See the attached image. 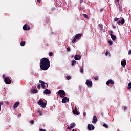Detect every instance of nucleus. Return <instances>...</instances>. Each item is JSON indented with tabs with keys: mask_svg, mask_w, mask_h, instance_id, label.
I'll list each match as a JSON object with an SVG mask.
<instances>
[{
	"mask_svg": "<svg viewBox=\"0 0 131 131\" xmlns=\"http://www.w3.org/2000/svg\"><path fill=\"white\" fill-rule=\"evenodd\" d=\"M50 60L48 58H41L40 60V68L43 71H47L50 67Z\"/></svg>",
	"mask_w": 131,
	"mask_h": 131,
	"instance_id": "f257e3e1",
	"label": "nucleus"
},
{
	"mask_svg": "<svg viewBox=\"0 0 131 131\" xmlns=\"http://www.w3.org/2000/svg\"><path fill=\"white\" fill-rule=\"evenodd\" d=\"M4 81L6 84H10L12 82V81L10 78L7 77H5Z\"/></svg>",
	"mask_w": 131,
	"mask_h": 131,
	"instance_id": "f03ea898",
	"label": "nucleus"
},
{
	"mask_svg": "<svg viewBox=\"0 0 131 131\" xmlns=\"http://www.w3.org/2000/svg\"><path fill=\"white\" fill-rule=\"evenodd\" d=\"M85 83L88 88H92L93 83L91 80L89 79L86 80Z\"/></svg>",
	"mask_w": 131,
	"mask_h": 131,
	"instance_id": "7ed1b4c3",
	"label": "nucleus"
},
{
	"mask_svg": "<svg viewBox=\"0 0 131 131\" xmlns=\"http://www.w3.org/2000/svg\"><path fill=\"white\" fill-rule=\"evenodd\" d=\"M87 127L89 130H92L95 129V126L93 124L92 125H91L90 124H88Z\"/></svg>",
	"mask_w": 131,
	"mask_h": 131,
	"instance_id": "20e7f679",
	"label": "nucleus"
},
{
	"mask_svg": "<svg viewBox=\"0 0 131 131\" xmlns=\"http://www.w3.org/2000/svg\"><path fill=\"white\" fill-rule=\"evenodd\" d=\"M76 126L75 123H71L70 126H68L67 129L70 130L71 128H74Z\"/></svg>",
	"mask_w": 131,
	"mask_h": 131,
	"instance_id": "39448f33",
	"label": "nucleus"
},
{
	"mask_svg": "<svg viewBox=\"0 0 131 131\" xmlns=\"http://www.w3.org/2000/svg\"><path fill=\"white\" fill-rule=\"evenodd\" d=\"M23 30H30V26L28 25L27 24H25L24 26H23Z\"/></svg>",
	"mask_w": 131,
	"mask_h": 131,
	"instance_id": "423d86ee",
	"label": "nucleus"
},
{
	"mask_svg": "<svg viewBox=\"0 0 131 131\" xmlns=\"http://www.w3.org/2000/svg\"><path fill=\"white\" fill-rule=\"evenodd\" d=\"M69 102V98H68L67 97H64L62 99V103H63V104H66V103Z\"/></svg>",
	"mask_w": 131,
	"mask_h": 131,
	"instance_id": "0eeeda50",
	"label": "nucleus"
},
{
	"mask_svg": "<svg viewBox=\"0 0 131 131\" xmlns=\"http://www.w3.org/2000/svg\"><path fill=\"white\" fill-rule=\"evenodd\" d=\"M110 83L111 85H114V82L113 81V80L110 79L108 81H107L106 82V85L108 86Z\"/></svg>",
	"mask_w": 131,
	"mask_h": 131,
	"instance_id": "6e6552de",
	"label": "nucleus"
},
{
	"mask_svg": "<svg viewBox=\"0 0 131 131\" xmlns=\"http://www.w3.org/2000/svg\"><path fill=\"white\" fill-rule=\"evenodd\" d=\"M58 94L59 95H62V96H66V92H65V91H63V90H59V91H58Z\"/></svg>",
	"mask_w": 131,
	"mask_h": 131,
	"instance_id": "1a4fd4ad",
	"label": "nucleus"
},
{
	"mask_svg": "<svg viewBox=\"0 0 131 131\" xmlns=\"http://www.w3.org/2000/svg\"><path fill=\"white\" fill-rule=\"evenodd\" d=\"M97 121H98V120H97V116L96 115H95L93 117V120H92V122L93 124H96L97 123Z\"/></svg>",
	"mask_w": 131,
	"mask_h": 131,
	"instance_id": "9d476101",
	"label": "nucleus"
},
{
	"mask_svg": "<svg viewBox=\"0 0 131 131\" xmlns=\"http://www.w3.org/2000/svg\"><path fill=\"white\" fill-rule=\"evenodd\" d=\"M43 93L45 94L50 95L51 94V91L48 89H46L43 91Z\"/></svg>",
	"mask_w": 131,
	"mask_h": 131,
	"instance_id": "9b49d317",
	"label": "nucleus"
},
{
	"mask_svg": "<svg viewBox=\"0 0 131 131\" xmlns=\"http://www.w3.org/2000/svg\"><path fill=\"white\" fill-rule=\"evenodd\" d=\"M20 105V102H16L14 103V106H13V108L14 110L17 108L18 106Z\"/></svg>",
	"mask_w": 131,
	"mask_h": 131,
	"instance_id": "f8f14e48",
	"label": "nucleus"
},
{
	"mask_svg": "<svg viewBox=\"0 0 131 131\" xmlns=\"http://www.w3.org/2000/svg\"><path fill=\"white\" fill-rule=\"evenodd\" d=\"M40 83H41V86L42 89H45L46 88L45 82L42 80H39Z\"/></svg>",
	"mask_w": 131,
	"mask_h": 131,
	"instance_id": "ddd939ff",
	"label": "nucleus"
},
{
	"mask_svg": "<svg viewBox=\"0 0 131 131\" xmlns=\"http://www.w3.org/2000/svg\"><path fill=\"white\" fill-rule=\"evenodd\" d=\"M121 64L122 67L125 68L126 64V60H123L121 62Z\"/></svg>",
	"mask_w": 131,
	"mask_h": 131,
	"instance_id": "4468645a",
	"label": "nucleus"
},
{
	"mask_svg": "<svg viewBox=\"0 0 131 131\" xmlns=\"http://www.w3.org/2000/svg\"><path fill=\"white\" fill-rule=\"evenodd\" d=\"M74 59L75 60H79L81 59V57L80 56H78V55H75Z\"/></svg>",
	"mask_w": 131,
	"mask_h": 131,
	"instance_id": "2eb2a0df",
	"label": "nucleus"
},
{
	"mask_svg": "<svg viewBox=\"0 0 131 131\" xmlns=\"http://www.w3.org/2000/svg\"><path fill=\"white\" fill-rule=\"evenodd\" d=\"M73 113L74 114H76V115H79V112L78 111L77 108H76V107H75V110H74L73 111Z\"/></svg>",
	"mask_w": 131,
	"mask_h": 131,
	"instance_id": "dca6fc26",
	"label": "nucleus"
},
{
	"mask_svg": "<svg viewBox=\"0 0 131 131\" xmlns=\"http://www.w3.org/2000/svg\"><path fill=\"white\" fill-rule=\"evenodd\" d=\"M82 35V34H77L75 35V38L79 39L80 38Z\"/></svg>",
	"mask_w": 131,
	"mask_h": 131,
	"instance_id": "f3484780",
	"label": "nucleus"
},
{
	"mask_svg": "<svg viewBox=\"0 0 131 131\" xmlns=\"http://www.w3.org/2000/svg\"><path fill=\"white\" fill-rule=\"evenodd\" d=\"M111 37L113 41H115L117 39L116 36H115V35H114L113 34H111Z\"/></svg>",
	"mask_w": 131,
	"mask_h": 131,
	"instance_id": "a211bd4d",
	"label": "nucleus"
},
{
	"mask_svg": "<svg viewBox=\"0 0 131 131\" xmlns=\"http://www.w3.org/2000/svg\"><path fill=\"white\" fill-rule=\"evenodd\" d=\"M43 103H44L43 100H42L41 99H40L39 101H38V104H39V105H41Z\"/></svg>",
	"mask_w": 131,
	"mask_h": 131,
	"instance_id": "6ab92c4d",
	"label": "nucleus"
},
{
	"mask_svg": "<svg viewBox=\"0 0 131 131\" xmlns=\"http://www.w3.org/2000/svg\"><path fill=\"white\" fill-rule=\"evenodd\" d=\"M38 92V90L36 89H33V90L32 91H31V92L33 94H36Z\"/></svg>",
	"mask_w": 131,
	"mask_h": 131,
	"instance_id": "aec40b11",
	"label": "nucleus"
},
{
	"mask_svg": "<svg viewBox=\"0 0 131 131\" xmlns=\"http://www.w3.org/2000/svg\"><path fill=\"white\" fill-rule=\"evenodd\" d=\"M76 64V61L73 60V61H71V66H74V65Z\"/></svg>",
	"mask_w": 131,
	"mask_h": 131,
	"instance_id": "412c9836",
	"label": "nucleus"
},
{
	"mask_svg": "<svg viewBox=\"0 0 131 131\" xmlns=\"http://www.w3.org/2000/svg\"><path fill=\"white\" fill-rule=\"evenodd\" d=\"M40 105L42 108H45L46 107V104L44 102L42 104H41Z\"/></svg>",
	"mask_w": 131,
	"mask_h": 131,
	"instance_id": "4be33fe9",
	"label": "nucleus"
},
{
	"mask_svg": "<svg viewBox=\"0 0 131 131\" xmlns=\"http://www.w3.org/2000/svg\"><path fill=\"white\" fill-rule=\"evenodd\" d=\"M77 39V38L75 37L73 39V40H72V42H71L72 43H74L76 42Z\"/></svg>",
	"mask_w": 131,
	"mask_h": 131,
	"instance_id": "5701e85b",
	"label": "nucleus"
},
{
	"mask_svg": "<svg viewBox=\"0 0 131 131\" xmlns=\"http://www.w3.org/2000/svg\"><path fill=\"white\" fill-rule=\"evenodd\" d=\"M26 43V42H25V41H22V42L20 43V46L24 47V46L25 45Z\"/></svg>",
	"mask_w": 131,
	"mask_h": 131,
	"instance_id": "b1692460",
	"label": "nucleus"
},
{
	"mask_svg": "<svg viewBox=\"0 0 131 131\" xmlns=\"http://www.w3.org/2000/svg\"><path fill=\"white\" fill-rule=\"evenodd\" d=\"M120 22H121V24L122 25H123V24H124V23H125V20H124V18H122V19H121V20L120 21Z\"/></svg>",
	"mask_w": 131,
	"mask_h": 131,
	"instance_id": "393cba45",
	"label": "nucleus"
},
{
	"mask_svg": "<svg viewBox=\"0 0 131 131\" xmlns=\"http://www.w3.org/2000/svg\"><path fill=\"white\" fill-rule=\"evenodd\" d=\"M103 126L105 127V128H108V126L106 124H103Z\"/></svg>",
	"mask_w": 131,
	"mask_h": 131,
	"instance_id": "a878e982",
	"label": "nucleus"
},
{
	"mask_svg": "<svg viewBox=\"0 0 131 131\" xmlns=\"http://www.w3.org/2000/svg\"><path fill=\"white\" fill-rule=\"evenodd\" d=\"M99 26H100V30L101 31L103 30V25L101 24H100L99 25Z\"/></svg>",
	"mask_w": 131,
	"mask_h": 131,
	"instance_id": "bb28decb",
	"label": "nucleus"
},
{
	"mask_svg": "<svg viewBox=\"0 0 131 131\" xmlns=\"http://www.w3.org/2000/svg\"><path fill=\"white\" fill-rule=\"evenodd\" d=\"M83 17L86 19H89L88 15L87 14H83Z\"/></svg>",
	"mask_w": 131,
	"mask_h": 131,
	"instance_id": "cd10ccee",
	"label": "nucleus"
},
{
	"mask_svg": "<svg viewBox=\"0 0 131 131\" xmlns=\"http://www.w3.org/2000/svg\"><path fill=\"white\" fill-rule=\"evenodd\" d=\"M127 89H131V82L128 83Z\"/></svg>",
	"mask_w": 131,
	"mask_h": 131,
	"instance_id": "c85d7f7f",
	"label": "nucleus"
},
{
	"mask_svg": "<svg viewBox=\"0 0 131 131\" xmlns=\"http://www.w3.org/2000/svg\"><path fill=\"white\" fill-rule=\"evenodd\" d=\"M118 19H119L118 18L115 17V18H114V22L118 21Z\"/></svg>",
	"mask_w": 131,
	"mask_h": 131,
	"instance_id": "c756f323",
	"label": "nucleus"
},
{
	"mask_svg": "<svg viewBox=\"0 0 131 131\" xmlns=\"http://www.w3.org/2000/svg\"><path fill=\"white\" fill-rule=\"evenodd\" d=\"M3 102H0V111H1V106L3 105Z\"/></svg>",
	"mask_w": 131,
	"mask_h": 131,
	"instance_id": "7c9ffc66",
	"label": "nucleus"
},
{
	"mask_svg": "<svg viewBox=\"0 0 131 131\" xmlns=\"http://www.w3.org/2000/svg\"><path fill=\"white\" fill-rule=\"evenodd\" d=\"M108 42L110 46L113 45V42L112 41H108Z\"/></svg>",
	"mask_w": 131,
	"mask_h": 131,
	"instance_id": "2f4dec72",
	"label": "nucleus"
},
{
	"mask_svg": "<svg viewBox=\"0 0 131 131\" xmlns=\"http://www.w3.org/2000/svg\"><path fill=\"white\" fill-rule=\"evenodd\" d=\"M49 55L50 56H52L53 55V53L52 52H49Z\"/></svg>",
	"mask_w": 131,
	"mask_h": 131,
	"instance_id": "473e14b6",
	"label": "nucleus"
},
{
	"mask_svg": "<svg viewBox=\"0 0 131 131\" xmlns=\"http://www.w3.org/2000/svg\"><path fill=\"white\" fill-rule=\"evenodd\" d=\"M67 79H68V80L71 79V76H67Z\"/></svg>",
	"mask_w": 131,
	"mask_h": 131,
	"instance_id": "72a5a7b5",
	"label": "nucleus"
},
{
	"mask_svg": "<svg viewBox=\"0 0 131 131\" xmlns=\"http://www.w3.org/2000/svg\"><path fill=\"white\" fill-rule=\"evenodd\" d=\"M67 50L68 52H70L71 51V48L69 47H68V48H67Z\"/></svg>",
	"mask_w": 131,
	"mask_h": 131,
	"instance_id": "f704fd0d",
	"label": "nucleus"
},
{
	"mask_svg": "<svg viewBox=\"0 0 131 131\" xmlns=\"http://www.w3.org/2000/svg\"><path fill=\"white\" fill-rule=\"evenodd\" d=\"M30 123L32 125L33 124H34V121L32 120L30 121Z\"/></svg>",
	"mask_w": 131,
	"mask_h": 131,
	"instance_id": "c9c22d12",
	"label": "nucleus"
},
{
	"mask_svg": "<svg viewBox=\"0 0 131 131\" xmlns=\"http://www.w3.org/2000/svg\"><path fill=\"white\" fill-rule=\"evenodd\" d=\"M94 79H95L96 80L98 79V76H95L94 77Z\"/></svg>",
	"mask_w": 131,
	"mask_h": 131,
	"instance_id": "e433bc0d",
	"label": "nucleus"
},
{
	"mask_svg": "<svg viewBox=\"0 0 131 131\" xmlns=\"http://www.w3.org/2000/svg\"><path fill=\"white\" fill-rule=\"evenodd\" d=\"M45 86H46L45 88H48V83H45Z\"/></svg>",
	"mask_w": 131,
	"mask_h": 131,
	"instance_id": "4c0bfd02",
	"label": "nucleus"
},
{
	"mask_svg": "<svg viewBox=\"0 0 131 131\" xmlns=\"http://www.w3.org/2000/svg\"><path fill=\"white\" fill-rule=\"evenodd\" d=\"M113 31L111 30L110 34V36H111V35H113Z\"/></svg>",
	"mask_w": 131,
	"mask_h": 131,
	"instance_id": "58836bf2",
	"label": "nucleus"
},
{
	"mask_svg": "<svg viewBox=\"0 0 131 131\" xmlns=\"http://www.w3.org/2000/svg\"><path fill=\"white\" fill-rule=\"evenodd\" d=\"M128 55H131V50H129L128 52Z\"/></svg>",
	"mask_w": 131,
	"mask_h": 131,
	"instance_id": "ea45409f",
	"label": "nucleus"
},
{
	"mask_svg": "<svg viewBox=\"0 0 131 131\" xmlns=\"http://www.w3.org/2000/svg\"><path fill=\"white\" fill-rule=\"evenodd\" d=\"M80 71H81V73H82L83 72V68H81Z\"/></svg>",
	"mask_w": 131,
	"mask_h": 131,
	"instance_id": "a19ab883",
	"label": "nucleus"
},
{
	"mask_svg": "<svg viewBox=\"0 0 131 131\" xmlns=\"http://www.w3.org/2000/svg\"><path fill=\"white\" fill-rule=\"evenodd\" d=\"M39 131H47L46 129H39Z\"/></svg>",
	"mask_w": 131,
	"mask_h": 131,
	"instance_id": "79ce46f5",
	"label": "nucleus"
},
{
	"mask_svg": "<svg viewBox=\"0 0 131 131\" xmlns=\"http://www.w3.org/2000/svg\"><path fill=\"white\" fill-rule=\"evenodd\" d=\"M41 88V86L40 84L38 85V89H40Z\"/></svg>",
	"mask_w": 131,
	"mask_h": 131,
	"instance_id": "37998d69",
	"label": "nucleus"
},
{
	"mask_svg": "<svg viewBox=\"0 0 131 131\" xmlns=\"http://www.w3.org/2000/svg\"><path fill=\"white\" fill-rule=\"evenodd\" d=\"M117 23L119 25H120V23H121V22L120 21H118Z\"/></svg>",
	"mask_w": 131,
	"mask_h": 131,
	"instance_id": "c03bdc74",
	"label": "nucleus"
},
{
	"mask_svg": "<svg viewBox=\"0 0 131 131\" xmlns=\"http://www.w3.org/2000/svg\"><path fill=\"white\" fill-rule=\"evenodd\" d=\"M108 54V52L107 51H106L105 52V55H107Z\"/></svg>",
	"mask_w": 131,
	"mask_h": 131,
	"instance_id": "a18cd8bd",
	"label": "nucleus"
},
{
	"mask_svg": "<svg viewBox=\"0 0 131 131\" xmlns=\"http://www.w3.org/2000/svg\"><path fill=\"white\" fill-rule=\"evenodd\" d=\"M112 27H113V29H115L116 28V26L113 25V26H112Z\"/></svg>",
	"mask_w": 131,
	"mask_h": 131,
	"instance_id": "49530a36",
	"label": "nucleus"
},
{
	"mask_svg": "<svg viewBox=\"0 0 131 131\" xmlns=\"http://www.w3.org/2000/svg\"><path fill=\"white\" fill-rule=\"evenodd\" d=\"M83 116H86V113L85 112H83Z\"/></svg>",
	"mask_w": 131,
	"mask_h": 131,
	"instance_id": "de8ad7c7",
	"label": "nucleus"
},
{
	"mask_svg": "<svg viewBox=\"0 0 131 131\" xmlns=\"http://www.w3.org/2000/svg\"><path fill=\"white\" fill-rule=\"evenodd\" d=\"M60 97L62 98H64V96L63 95H59Z\"/></svg>",
	"mask_w": 131,
	"mask_h": 131,
	"instance_id": "09e8293b",
	"label": "nucleus"
},
{
	"mask_svg": "<svg viewBox=\"0 0 131 131\" xmlns=\"http://www.w3.org/2000/svg\"><path fill=\"white\" fill-rule=\"evenodd\" d=\"M37 2L38 3H41V0H37Z\"/></svg>",
	"mask_w": 131,
	"mask_h": 131,
	"instance_id": "8fccbe9b",
	"label": "nucleus"
},
{
	"mask_svg": "<svg viewBox=\"0 0 131 131\" xmlns=\"http://www.w3.org/2000/svg\"><path fill=\"white\" fill-rule=\"evenodd\" d=\"M83 1H84V0H80V3H82L83 2Z\"/></svg>",
	"mask_w": 131,
	"mask_h": 131,
	"instance_id": "3c124183",
	"label": "nucleus"
},
{
	"mask_svg": "<svg viewBox=\"0 0 131 131\" xmlns=\"http://www.w3.org/2000/svg\"><path fill=\"white\" fill-rule=\"evenodd\" d=\"M39 115V116H42V113H40Z\"/></svg>",
	"mask_w": 131,
	"mask_h": 131,
	"instance_id": "603ef678",
	"label": "nucleus"
},
{
	"mask_svg": "<svg viewBox=\"0 0 131 131\" xmlns=\"http://www.w3.org/2000/svg\"><path fill=\"white\" fill-rule=\"evenodd\" d=\"M126 107H124V111H126Z\"/></svg>",
	"mask_w": 131,
	"mask_h": 131,
	"instance_id": "864d4df0",
	"label": "nucleus"
},
{
	"mask_svg": "<svg viewBox=\"0 0 131 131\" xmlns=\"http://www.w3.org/2000/svg\"><path fill=\"white\" fill-rule=\"evenodd\" d=\"M5 77V75L4 74L3 75V77L4 78Z\"/></svg>",
	"mask_w": 131,
	"mask_h": 131,
	"instance_id": "5fc2aeb1",
	"label": "nucleus"
},
{
	"mask_svg": "<svg viewBox=\"0 0 131 131\" xmlns=\"http://www.w3.org/2000/svg\"><path fill=\"white\" fill-rule=\"evenodd\" d=\"M102 11H103V9H101L100 10V12H101Z\"/></svg>",
	"mask_w": 131,
	"mask_h": 131,
	"instance_id": "6e6d98bb",
	"label": "nucleus"
},
{
	"mask_svg": "<svg viewBox=\"0 0 131 131\" xmlns=\"http://www.w3.org/2000/svg\"><path fill=\"white\" fill-rule=\"evenodd\" d=\"M47 46H49V44L46 45Z\"/></svg>",
	"mask_w": 131,
	"mask_h": 131,
	"instance_id": "4d7b16f0",
	"label": "nucleus"
},
{
	"mask_svg": "<svg viewBox=\"0 0 131 131\" xmlns=\"http://www.w3.org/2000/svg\"><path fill=\"white\" fill-rule=\"evenodd\" d=\"M117 2H118V3L119 2V0H116Z\"/></svg>",
	"mask_w": 131,
	"mask_h": 131,
	"instance_id": "13d9d810",
	"label": "nucleus"
},
{
	"mask_svg": "<svg viewBox=\"0 0 131 131\" xmlns=\"http://www.w3.org/2000/svg\"><path fill=\"white\" fill-rule=\"evenodd\" d=\"M75 131H76V129H75ZM72 131H74V129H73Z\"/></svg>",
	"mask_w": 131,
	"mask_h": 131,
	"instance_id": "bf43d9fd",
	"label": "nucleus"
},
{
	"mask_svg": "<svg viewBox=\"0 0 131 131\" xmlns=\"http://www.w3.org/2000/svg\"><path fill=\"white\" fill-rule=\"evenodd\" d=\"M52 131H53V130H52Z\"/></svg>",
	"mask_w": 131,
	"mask_h": 131,
	"instance_id": "052dcab7",
	"label": "nucleus"
}]
</instances>
